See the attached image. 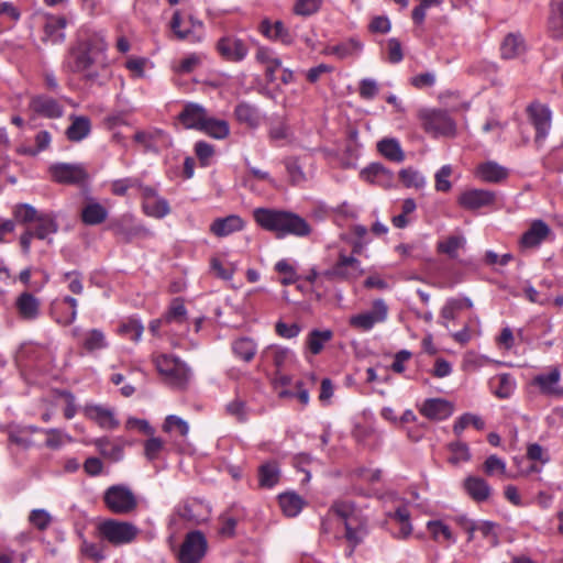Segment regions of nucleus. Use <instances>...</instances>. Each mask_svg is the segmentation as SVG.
<instances>
[{
    "instance_id": "1",
    "label": "nucleus",
    "mask_w": 563,
    "mask_h": 563,
    "mask_svg": "<svg viewBox=\"0 0 563 563\" xmlns=\"http://www.w3.org/2000/svg\"><path fill=\"white\" fill-rule=\"evenodd\" d=\"M107 43L100 36L80 41L69 48L64 60V68L80 74L85 79L96 81L100 71L108 66Z\"/></svg>"
},
{
    "instance_id": "2",
    "label": "nucleus",
    "mask_w": 563,
    "mask_h": 563,
    "mask_svg": "<svg viewBox=\"0 0 563 563\" xmlns=\"http://www.w3.org/2000/svg\"><path fill=\"white\" fill-rule=\"evenodd\" d=\"M253 217L262 229L275 233L277 238L287 235L305 238L311 233V227L307 220L291 211L257 208L253 211Z\"/></svg>"
},
{
    "instance_id": "3",
    "label": "nucleus",
    "mask_w": 563,
    "mask_h": 563,
    "mask_svg": "<svg viewBox=\"0 0 563 563\" xmlns=\"http://www.w3.org/2000/svg\"><path fill=\"white\" fill-rule=\"evenodd\" d=\"M339 517L345 528V539L351 544L347 555H352L354 548L363 542L368 533L367 520L356 511L354 505L349 501H336L332 505L328 516Z\"/></svg>"
},
{
    "instance_id": "4",
    "label": "nucleus",
    "mask_w": 563,
    "mask_h": 563,
    "mask_svg": "<svg viewBox=\"0 0 563 563\" xmlns=\"http://www.w3.org/2000/svg\"><path fill=\"white\" fill-rule=\"evenodd\" d=\"M154 363L166 384L176 388H184L189 382L190 369L178 357L159 354L155 356Z\"/></svg>"
},
{
    "instance_id": "5",
    "label": "nucleus",
    "mask_w": 563,
    "mask_h": 563,
    "mask_svg": "<svg viewBox=\"0 0 563 563\" xmlns=\"http://www.w3.org/2000/svg\"><path fill=\"white\" fill-rule=\"evenodd\" d=\"M97 532L102 541L119 547L131 543L136 538L139 529L128 521L107 519L97 526Z\"/></svg>"
},
{
    "instance_id": "6",
    "label": "nucleus",
    "mask_w": 563,
    "mask_h": 563,
    "mask_svg": "<svg viewBox=\"0 0 563 563\" xmlns=\"http://www.w3.org/2000/svg\"><path fill=\"white\" fill-rule=\"evenodd\" d=\"M103 503L110 511L118 515L130 514L137 506L134 493L125 485H112L107 488Z\"/></svg>"
},
{
    "instance_id": "7",
    "label": "nucleus",
    "mask_w": 563,
    "mask_h": 563,
    "mask_svg": "<svg viewBox=\"0 0 563 563\" xmlns=\"http://www.w3.org/2000/svg\"><path fill=\"white\" fill-rule=\"evenodd\" d=\"M419 119L423 130L433 136H451L455 133V123L445 111L422 109Z\"/></svg>"
},
{
    "instance_id": "8",
    "label": "nucleus",
    "mask_w": 563,
    "mask_h": 563,
    "mask_svg": "<svg viewBox=\"0 0 563 563\" xmlns=\"http://www.w3.org/2000/svg\"><path fill=\"white\" fill-rule=\"evenodd\" d=\"M58 223L53 213H41L33 228H27L20 238V244L24 254H29L33 238L46 240L58 231Z\"/></svg>"
},
{
    "instance_id": "9",
    "label": "nucleus",
    "mask_w": 563,
    "mask_h": 563,
    "mask_svg": "<svg viewBox=\"0 0 563 563\" xmlns=\"http://www.w3.org/2000/svg\"><path fill=\"white\" fill-rule=\"evenodd\" d=\"M388 307L383 299H376L369 310L354 314L350 318V325L358 331H369L377 323H383L387 320Z\"/></svg>"
},
{
    "instance_id": "10",
    "label": "nucleus",
    "mask_w": 563,
    "mask_h": 563,
    "mask_svg": "<svg viewBox=\"0 0 563 563\" xmlns=\"http://www.w3.org/2000/svg\"><path fill=\"white\" fill-rule=\"evenodd\" d=\"M207 540L200 531L188 532L178 550L180 563H199L207 552Z\"/></svg>"
},
{
    "instance_id": "11",
    "label": "nucleus",
    "mask_w": 563,
    "mask_h": 563,
    "mask_svg": "<svg viewBox=\"0 0 563 563\" xmlns=\"http://www.w3.org/2000/svg\"><path fill=\"white\" fill-rule=\"evenodd\" d=\"M170 29L178 40L190 43H198L202 40V22L191 15L184 20L179 10L173 14Z\"/></svg>"
},
{
    "instance_id": "12",
    "label": "nucleus",
    "mask_w": 563,
    "mask_h": 563,
    "mask_svg": "<svg viewBox=\"0 0 563 563\" xmlns=\"http://www.w3.org/2000/svg\"><path fill=\"white\" fill-rule=\"evenodd\" d=\"M363 274L361 262L352 256L340 252L336 263L325 271L323 275L329 279L353 280Z\"/></svg>"
},
{
    "instance_id": "13",
    "label": "nucleus",
    "mask_w": 563,
    "mask_h": 563,
    "mask_svg": "<svg viewBox=\"0 0 563 563\" xmlns=\"http://www.w3.org/2000/svg\"><path fill=\"white\" fill-rule=\"evenodd\" d=\"M53 179L65 185H82L88 173L80 164L57 163L49 167Z\"/></svg>"
},
{
    "instance_id": "14",
    "label": "nucleus",
    "mask_w": 563,
    "mask_h": 563,
    "mask_svg": "<svg viewBox=\"0 0 563 563\" xmlns=\"http://www.w3.org/2000/svg\"><path fill=\"white\" fill-rule=\"evenodd\" d=\"M140 194L143 210L147 216L162 219L170 212L168 201L161 197L155 188L140 185Z\"/></svg>"
},
{
    "instance_id": "15",
    "label": "nucleus",
    "mask_w": 563,
    "mask_h": 563,
    "mask_svg": "<svg viewBox=\"0 0 563 563\" xmlns=\"http://www.w3.org/2000/svg\"><path fill=\"white\" fill-rule=\"evenodd\" d=\"M528 114L536 129L534 142L540 146L548 136L551 128V111L541 103H532L528 108Z\"/></svg>"
},
{
    "instance_id": "16",
    "label": "nucleus",
    "mask_w": 563,
    "mask_h": 563,
    "mask_svg": "<svg viewBox=\"0 0 563 563\" xmlns=\"http://www.w3.org/2000/svg\"><path fill=\"white\" fill-rule=\"evenodd\" d=\"M176 515L188 523L199 525L208 519L209 509L201 501L186 500L178 505Z\"/></svg>"
},
{
    "instance_id": "17",
    "label": "nucleus",
    "mask_w": 563,
    "mask_h": 563,
    "mask_svg": "<svg viewBox=\"0 0 563 563\" xmlns=\"http://www.w3.org/2000/svg\"><path fill=\"white\" fill-rule=\"evenodd\" d=\"M495 201V194L484 189H468L462 192L457 199L459 205L467 210H476L490 206Z\"/></svg>"
},
{
    "instance_id": "18",
    "label": "nucleus",
    "mask_w": 563,
    "mask_h": 563,
    "mask_svg": "<svg viewBox=\"0 0 563 563\" xmlns=\"http://www.w3.org/2000/svg\"><path fill=\"white\" fill-rule=\"evenodd\" d=\"M208 118L206 109L195 102H188L184 106L181 112L178 114V121L186 129H195L201 131Z\"/></svg>"
},
{
    "instance_id": "19",
    "label": "nucleus",
    "mask_w": 563,
    "mask_h": 563,
    "mask_svg": "<svg viewBox=\"0 0 563 563\" xmlns=\"http://www.w3.org/2000/svg\"><path fill=\"white\" fill-rule=\"evenodd\" d=\"M217 48L220 55L230 62H240L244 59L249 51L242 40L232 36L222 37L218 42Z\"/></svg>"
},
{
    "instance_id": "20",
    "label": "nucleus",
    "mask_w": 563,
    "mask_h": 563,
    "mask_svg": "<svg viewBox=\"0 0 563 563\" xmlns=\"http://www.w3.org/2000/svg\"><path fill=\"white\" fill-rule=\"evenodd\" d=\"M561 372L558 367H553L549 373H542L533 378L536 385L543 395L560 397L563 389L560 387Z\"/></svg>"
},
{
    "instance_id": "21",
    "label": "nucleus",
    "mask_w": 563,
    "mask_h": 563,
    "mask_svg": "<svg viewBox=\"0 0 563 563\" xmlns=\"http://www.w3.org/2000/svg\"><path fill=\"white\" fill-rule=\"evenodd\" d=\"M30 107L35 113L48 119L60 118L64 113L63 106L54 98L45 95L33 97Z\"/></svg>"
},
{
    "instance_id": "22",
    "label": "nucleus",
    "mask_w": 563,
    "mask_h": 563,
    "mask_svg": "<svg viewBox=\"0 0 563 563\" xmlns=\"http://www.w3.org/2000/svg\"><path fill=\"white\" fill-rule=\"evenodd\" d=\"M67 19L65 16L48 15L45 19L43 26L44 36L42 41L49 42L52 44H60L65 40V27L67 25Z\"/></svg>"
},
{
    "instance_id": "23",
    "label": "nucleus",
    "mask_w": 563,
    "mask_h": 563,
    "mask_svg": "<svg viewBox=\"0 0 563 563\" xmlns=\"http://www.w3.org/2000/svg\"><path fill=\"white\" fill-rule=\"evenodd\" d=\"M15 308L21 319L33 321L40 316L41 302L34 295L24 291L18 296Z\"/></svg>"
},
{
    "instance_id": "24",
    "label": "nucleus",
    "mask_w": 563,
    "mask_h": 563,
    "mask_svg": "<svg viewBox=\"0 0 563 563\" xmlns=\"http://www.w3.org/2000/svg\"><path fill=\"white\" fill-rule=\"evenodd\" d=\"M420 412L431 420H444L453 413L451 402L441 398L427 399L420 408Z\"/></svg>"
},
{
    "instance_id": "25",
    "label": "nucleus",
    "mask_w": 563,
    "mask_h": 563,
    "mask_svg": "<svg viewBox=\"0 0 563 563\" xmlns=\"http://www.w3.org/2000/svg\"><path fill=\"white\" fill-rule=\"evenodd\" d=\"M464 488L472 499L477 503H484L492 495L490 485L482 477L468 476L464 481Z\"/></svg>"
},
{
    "instance_id": "26",
    "label": "nucleus",
    "mask_w": 563,
    "mask_h": 563,
    "mask_svg": "<svg viewBox=\"0 0 563 563\" xmlns=\"http://www.w3.org/2000/svg\"><path fill=\"white\" fill-rule=\"evenodd\" d=\"M112 230L124 241L129 242L136 236H146L150 231L141 224H135L129 217H123L112 225Z\"/></svg>"
},
{
    "instance_id": "27",
    "label": "nucleus",
    "mask_w": 563,
    "mask_h": 563,
    "mask_svg": "<svg viewBox=\"0 0 563 563\" xmlns=\"http://www.w3.org/2000/svg\"><path fill=\"white\" fill-rule=\"evenodd\" d=\"M549 233V225L541 220H537L532 222L530 228L523 233L520 240V244L526 249L536 247L540 245V243L548 236Z\"/></svg>"
},
{
    "instance_id": "28",
    "label": "nucleus",
    "mask_w": 563,
    "mask_h": 563,
    "mask_svg": "<svg viewBox=\"0 0 563 563\" xmlns=\"http://www.w3.org/2000/svg\"><path fill=\"white\" fill-rule=\"evenodd\" d=\"M244 227V221L235 214L225 218L216 219L210 225V231L219 238L228 236L234 232L241 231Z\"/></svg>"
},
{
    "instance_id": "29",
    "label": "nucleus",
    "mask_w": 563,
    "mask_h": 563,
    "mask_svg": "<svg viewBox=\"0 0 563 563\" xmlns=\"http://www.w3.org/2000/svg\"><path fill=\"white\" fill-rule=\"evenodd\" d=\"M255 59L265 66V76L267 81H275V71L282 67V60L276 56L275 52L268 47H258Z\"/></svg>"
},
{
    "instance_id": "30",
    "label": "nucleus",
    "mask_w": 563,
    "mask_h": 563,
    "mask_svg": "<svg viewBox=\"0 0 563 563\" xmlns=\"http://www.w3.org/2000/svg\"><path fill=\"white\" fill-rule=\"evenodd\" d=\"M262 357L271 361L277 369V374L288 364L295 361V354L291 350L282 346H269L263 353Z\"/></svg>"
},
{
    "instance_id": "31",
    "label": "nucleus",
    "mask_w": 563,
    "mask_h": 563,
    "mask_svg": "<svg viewBox=\"0 0 563 563\" xmlns=\"http://www.w3.org/2000/svg\"><path fill=\"white\" fill-rule=\"evenodd\" d=\"M489 386L495 396L506 399L515 391L516 382L510 374H499L490 378Z\"/></svg>"
},
{
    "instance_id": "32",
    "label": "nucleus",
    "mask_w": 563,
    "mask_h": 563,
    "mask_svg": "<svg viewBox=\"0 0 563 563\" xmlns=\"http://www.w3.org/2000/svg\"><path fill=\"white\" fill-rule=\"evenodd\" d=\"M71 124L66 130V136L71 142H80L91 131V123L87 117L70 115Z\"/></svg>"
},
{
    "instance_id": "33",
    "label": "nucleus",
    "mask_w": 563,
    "mask_h": 563,
    "mask_svg": "<svg viewBox=\"0 0 563 563\" xmlns=\"http://www.w3.org/2000/svg\"><path fill=\"white\" fill-rule=\"evenodd\" d=\"M234 114L240 123L245 124L251 129L260 126L262 121V117L257 108L246 102L239 103L235 107Z\"/></svg>"
},
{
    "instance_id": "34",
    "label": "nucleus",
    "mask_w": 563,
    "mask_h": 563,
    "mask_svg": "<svg viewBox=\"0 0 563 563\" xmlns=\"http://www.w3.org/2000/svg\"><path fill=\"white\" fill-rule=\"evenodd\" d=\"M85 413L88 418L98 422L102 428L113 429L119 424L113 416V412L102 406H87L85 408Z\"/></svg>"
},
{
    "instance_id": "35",
    "label": "nucleus",
    "mask_w": 563,
    "mask_h": 563,
    "mask_svg": "<svg viewBox=\"0 0 563 563\" xmlns=\"http://www.w3.org/2000/svg\"><path fill=\"white\" fill-rule=\"evenodd\" d=\"M108 217V210L99 202L90 199L81 210V220L88 225L102 223Z\"/></svg>"
},
{
    "instance_id": "36",
    "label": "nucleus",
    "mask_w": 563,
    "mask_h": 563,
    "mask_svg": "<svg viewBox=\"0 0 563 563\" xmlns=\"http://www.w3.org/2000/svg\"><path fill=\"white\" fill-rule=\"evenodd\" d=\"M361 175L365 180L380 186H389L393 181L390 172L378 163L371 164L364 168Z\"/></svg>"
},
{
    "instance_id": "37",
    "label": "nucleus",
    "mask_w": 563,
    "mask_h": 563,
    "mask_svg": "<svg viewBox=\"0 0 563 563\" xmlns=\"http://www.w3.org/2000/svg\"><path fill=\"white\" fill-rule=\"evenodd\" d=\"M526 49L525 42L519 34H508L500 46V54L504 59L519 57Z\"/></svg>"
},
{
    "instance_id": "38",
    "label": "nucleus",
    "mask_w": 563,
    "mask_h": 563,
    "mask_svg": "<svg viewBox=\"0 0 563 563\" xmlns=\"http://www.w3.org/2000/svg\"><path fill=\"white\" fill-rule=\"evenodd\" d=\"M460 523L466 532L477 531L484 538H490L493 544L497 543V534L495 533L496 525L494 522L474 521L463 517L460 519Z\"/></svg>"
},
{
    "instance_id": "39",
    "label": "nucleus",
    "mask_w": 563,
    "mask_h": 563,
    "mask_svg": "<svg viewBox=\"0 0 563 563\" xmlns=\"http://www.w3.org/2000/svg\"><path fill=\"white\" fill-rule=\"evenodd\" d=\"M279 506L287 517H296L303 508L305 500L296 493H284L278 497Z\"/></svg>"
},
{
    "instance_id": "40",
    "label": "nucleus",
    "mask_w": 563,
    "mask_h": 563,
    "mask_svg": "<svg viewBox=\"0 0 563 563\" xmlns=\"http://www.w3.org/2000/svg\"><path fill=\"white\" fill-rule=\"evenodd\" d=\"M477 175L484 181L498 183L508 176V172L495 162H487L477 167Z\"/></svg>"
},
{
    "instance_id": "41",
    "label": "nucleus",
    "mask_w": 563,
    "mask_h": 563,
    "mask_svg": "<svg viewBox=\"0 0 563 563\" xmlns=\"http://www.w3.org/2000/svg\"><path fill=\"white\" fill-rule=\"evenodd\" d=\"M391 520L398 526L397 530L393 531V534L399 539L409 537L412 532V526L410 523V514L406 507H399L396 511L390 515Z\"/></svg>"
},
{
    "instance_id": "42",
    "label": "nucleus",
    "mask_w": 563,
    "mask_h": 563,
    "mask_svg": "<svg viewBox=\"0 0 563 563\" xmlns=\"http://www.w3.org/2000/svg\"><path fill=\"white\" fill-rule=\"evenodd\" d=\"M333 336V332L331 330H312L306 340V346L308 351L317 355L319 354L327 342H329Z\"/></svg>"
},
{
    "instance_id": "43",
    "label": "nucleus",
    "mask_w": 563,
    "mask_h": 563,
    "mask_svg": "<svg viewBox=\"0 0 563 563\" xmlns=\"http://www.w3.org/2000/svg\"><path fill=\"white\" fill-rule=\"evenodd\" d=\"M232 351L236 357H240L244 362H250L257 352V344L253 339L239 338L233 341Z\"/></svg>"
},
{
    "instance_id": "44",
    "label": "nucleus",
    "mask_w": 563,
    "mask_h": 563,
    "mask_svg": "<svg viewBox=\"0 0 563 563\" xmlns=\"http://www.w3.org/2000/svg\"><path fill=\"white\" fill-rule=\"evenodd\" d=\"M201 131L211 137L222 140L229 135L230 128L225 120L208 117Z\"/></svg>"
},
{
    "instance_id": "45",
    "label": "nucleus",
    "mask_w": 563,
    "mask_h": 563,
    "mask_svg": "<svg viewBox=\"0 0 563 563\" xmlns=\"http://www.w3.org/2000/svg\"><path fill=\"white\" fill-rule=\"evenodd\" d=\"M378 151L382 155L393 162H402L405 154L400 147V144L395 139H384L378 143Z\"/></svg>"
},
{
    "instance_id": "46",
    "label": "nucleus",
    "mask_w": 563,
    "mask_h": 563,
    "mask_svg": "<svg viewBox=\"0 0 563 563\" xmlns=\"http://www.w3.org/2000/svg\"><path fill=\"white\" fill-rule=\"evenodd\" d=\"M363 48L362 43L356 38H350L329 48L330 54L336 55L339 58L356 56Z\"/></svg>"
},
{
    "instance_id": "47",
    "label": "nucleus",
    "mask_w": 563,
    "mask_h": 563,
    "mask_svg": "<svg viewBox=\"0 0 563 563\" xmlns=\"http://www.w3.org/2000/svg\"><path fill=\"white\" fill-rule=\"evenodd\" d=\"M279 481V470L275 463H265L258 468V483L261 487L272 488Z\"/></svg>"
},
{
    "instance_id": "48",
    "label": "nucleus",
    "mask_w": 563,
    "mask_h": 563,
    "mask_svg": "<svg viewBox=\"0 0 563 563\" xmlns=\"http://www.w3.org/2000/svg\"><path fill=\"white\" fill-rule=\"evenodd\" d=\"M262 30L263 33L269 38L279 40L284 44H290L292 42V37L288 29L280 21H276L273 24L263 23Z\"/></svg>"
},
{
    "instance_id": "49",
    "label": "nucleus",
    "mask_w": 563,
    "mask_h": 563,
    "mask_svg": "<svg viewBox=\"0 0 563 563\" xmlns=\"http://www.w3.org/2000/svg\"><path fill=\"white\" fill-rule=\"evenodd\" d=\"M549 32L552 37L563 41V0H560L553 9L549 20Z\"/></svg>"
},
{
    "instance_id": "50",
    "label": "nucleus",
    "mask_w": 563,
    "mask_h": 563,
    "mask_svg": "<svg viewBox=\"0 0 563 563\" xmlns=\"http://www.w3.org/2000/svg\"><path fill=\"white\" fill-rule=\"evenodd\" d=\"M466 241L462 235H451L438 243V251L446 254L451 258L457 257V251L463 249Z\"/></svg>"
},
{
    "instance_id": "51",
    "label": "nucleus",
    "mask_w": 563,
    "mask_h": 563,
    "mask_svg": "<svg viewBox=\"0 0 563 563\" xmlns=\"http://www.w3.org/2000/svg\"><path fill=\"white\" fill-rule=\"evenodd\" d=\"M43 433L46 434L45 445L52 450H58L65 443L73 441L70 435L59 429H45Z\"/></svg>"
},
{
    "instance_id": "52",
    "label": "nucleus",
    "mask_w": 563,
    "mask_h": 563,
    "mask_svg": "<svg viewBox=\"0 0 563 563\" xmlns=\"http://www.w3.org/2000/svg\"><path fill=\"white\" fill-rule=\"evenodd\" d=\"M82 345L88 352L102 350L107 347L106 336L100 330L92 329L86 333Z\"/></svg>"
},
{
    "instance_id": "53",
    "label": "nucleus",
    "mask_w": 563,
    "mask_h": 563,
    "mask_svg": "<svg viewBox=\"0 0 563 563\" xmlns=\"http://www.w3.org/2000/svg\"><path fill=\"white\" fill-rule=\"evenodd\" d=\"M468 426H473L477 430H482L485 427V422L476 415L464 413L455 421L453 431L456 435H460Z\"/></svg>"
},
{
    "instance_id": "54",
    "label": "nucleus",
    "mask_w": 563,
    "mask_h": 563,
    "mask_svg": "<svg viewBox=\"0 0 563 563\" xmlns=\"http://www.w3.org/2000/svg\"><path fill=\"white\" fill-rule=\"evenodd\" d=\"M55 400L57 404L64 405V416L66 419H73L77 413V406L75 404V396L67 390L56 391Z\"/></svg>"
},
{
    "instance_id": "55",
    "label": "nucleus",
    "mask_w": 563,
    "mask_h": 563,
    "mask_svg": "<svg viewBox=\"0 0 563 563\" xmlns=\"http://www.w3.org/2000/svg\"><path fill=\"white\" fill-rule=\"evenodd\" d=\"M483 471L488 476H504L506 474V463L497 455H489L483 464Z\"/></svg>"
},
{
    "instance_id": "56",
    "label": "nucleus",
    "mask_w": 563,
    "mask_h": 563,
    "mask_svg": "<svg viewBox=\"0 0 563 563\" xmlns=\"http://www.w3.org/2000/svg\"><path fill=\"white\" fill-rule=\"evenodd\" d=\"M428 529L432 534L433 539L438 542L441 541H453V536L449 526L444 525L441 521H429Z\"/></svg>"
},
{
    "instance_id": "57",
    "label": "nucleus",
    "mask_w": 563,
    "mask_h": 563,
    "mask_svg": "<svg viewBox=\"0 0 563 563\" xmlns=\"http://www.w3.org/2000/svg\"><path fill=\"white\" fill-rule=\"evenodd\" d=\"M399 178L406 187L422 188L426 184L424 177L416 169L406 168L399 173Z\"/></svg>"
},
{
    "instance_id": "58",
    "label": "nucleus",
    "mask_w": 563,
    "mask_h": 563,
    "mask_svg": "<svg viewBox=\"0 0 563 563\" xmlns=\"http://www.w3.org/2000/svg\"><path fill=\"white\" fill-rule=\"evenodd\" d=\"M225 412L238 421L244 422L249 418V410L245 401L235 398L225 406Z\"/></svg>"
},
{
    "instance_id": "59",
    "label": "nucleus",
    "mask_w": 563,
    "mask_h": 563,
    "mask_svg": "<svg viewBox=\"0 0 563 563\" xmlns=\"http://www.w3.org/2000/svg\"><path fill=\"white\" fill-rule=\"evenodd\" d=\"M323 0H297L294 5V12L297 15L309 16L317 13Z\"/></svg>"
},
{
    "instance_id": "60",
    "label": "nucleus",
    "mask_w": 563,
    "mask_h": 563,
    "mask_svg": "<svg viewBox=\"0 0 563 563\" xmlns=\"http://www.w3.org/2000/svg\"><path fill=\"white\" fill-rule=\"evenodd\" d=\"M187 310L181 300H173L168 311L164 316V320L167 323L177 322L181 323L186 319Z\"/></svg>"
},
{
    "instance_id": "61",
    "label": "nucleus",
    "mask_w": 563,
    "mask_h": 563,
    "mask_svg": "<svg viewBox=\"0 0 563 563\" xmlns=\"http://www.w3.org/2000/svg\"><path fill=\"white\" fill-rule=\"evenodd\" d=\"M163 429L166 432L176 430L181 437H186L189 432V426L187 421L175 415L166 417Z\"/></svg>"
},
{
    "instance_id": "62",
    "label": "nucleus",
    "mask_w": 563,
    "mask_h": 563,
    "mask_svg": "<svg viewBox=\"0 0 563 563\" xmlns=\"http://www.w3.org/2000/svg\"><path fill=\"white\" fill-rule=\"evenodd\" d=\"M462 309V301L459 299H448L445 305L442 307L440 316H441V324L444 328H449L448 321L455 319L456 311Z\"/></svg>"
},
{
    "instance_id": "63",
    "label": "nucleus",
    "mask_w": 563,
    "mask_h": 563,
    "mask_svg": "<svg viewBox=\"0 0 563 563\" xmlns=\"http://www.w3.org/2000/svg\"><path fill=\"white\" fill-rule=\"evenodd\" d=\"M144 331V327L137 320L131 319L120 325L119 332L133 341H139Z\"/></svg>"
},
{
    "instance_id": "64",
    "label": "nucleus",
    "mask_w": 563,
    "mask_h": 563,
    "mask_svg": "<svg viewBox=\"0 0 563 563\" xmlns=\"http://www.w3.org/2000/svg\"><path fill=\"white\" fill-rule=\"evenodd\" d=\"M41 213L30 205H20L14 210L15 219L21 223L35 222Z\"/></svg>"
}]
</instances>
